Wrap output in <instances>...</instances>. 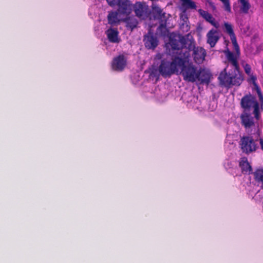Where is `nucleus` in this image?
<instances>
[{
    "label": "nucleus",
    "mask_w": 263,
    "mask_h": 263,
    "mask_svg": "<svg viewBox=\"0 0 263 263\" xmlns=\"http://www.w3.org/2000/svg\"><path fill=\"white\" fill-rule=\"evenodd\" d=\"M227 59L229 63L233 67L234 71L229 73L227 72V68H225L220 73L218 79L222 85L225 87H230L232 85L239 86L243 80L242 73L240 71V68L237 57L234 55V53L229 50L225 52Z\"/></svg>",
    "instance_id": "obj_1"
},
{
    "label": "nucleus",
    "mask_w": 263,
    "mask_h": 263,
    "mask_svg": "<svg viewBox=\"0 0 263 263\" xmlns=\"http://www.w3.org/2000/svg\"><path fill=\"white\" fill-rule=\"evenodd\" d=\"M190 55V53L185 51L184 58L178 59L179 67L183 80L187 82L194 83L197 81L199 67L189 61L188 58Z\"/></svg>",
    "instance_id": "obj_2"
},
{
    "label": "nucleus",
    "mask_w": 263,
    "mask_h": 263,
    "mask_svg": "<svg viewBox=\"0 0 263 263\" xmlns=\"http://www.w3.org/2000/svg\"><path fill=\"white\" fill-rule=\"evenodd\" d=\"M180 58L179 57H176L172 61L166 59L162 60L158 68L160 74L163 77L167 78L177 72L178 71L177 67H179L178 59Z\"/></svg>",
    "instance_id": "obj_3"
},
{
    "label": "nucleus",
    "mask_w": 263,
    "mask_h": 263,
    "mask_svg": "<svg viewBox=\"0 0 263 263\" xmlns=\"http://www.w3.org/2000/svg\"><path fill=\"white\" fill-rule=\"evenodd\" d=\"M185 50L193 51L192 57L196 63L201 64L205 60V57L206 55L205 50L201 47H196L194 41H190V43L188 44V46L186 48Z\"/></svg>",
    "instance_id": "obj_4"
},
{
    "label": "nucleus",
    "mask_w": 263,
    "mask_h": 263,
    "mask_svg": "<svg viewBox=\"0 0 263 263\" xmlns=\"http://www.w3.org/2000/svg\"><path fill=\"white\" fill-rule=\"evenodd\" d=\"M239 146L242 152L246 154L254 152L257 148V144L253 137L249 136H245L240 138Z\"/></svg>",
    "instance_id": "obj_5"
},
{
    "label": "nucleus",
    "mask_w": 263,
    "mask_h": 263,
    "mask_svg": "<svg viewBox=\"0 0 263 263\" xmlns=\"http://www.w3.org/2000/svg\"><path fill=\"white\" fill-rule=\"evenodd\" d=\"M134 11L137 16L141 20H146L149 18L152 20L150 16V10L145 3L141 2L136 3L134 5Z\"/></svg>",
    "instance_id": "obj_6"
},
{
    "label": "nucleus",
    "mask_w": 263,
    "mask_h": 263,
    "mask_svg": "<svg viewBox=\"0 0 263 263\" xmlns=\"http://www.w3.org/2000/svg\"><path fill=\"white\" fill-rule=\"evenodd\" d=\"M165 14L163 9L158 5L153 3L152 5V11H150V16L152 17V20H158L160 22L166 21Z\"/></svg>",
    "instance_id": "obj_7"
},
{
    "label": "nucleus",
    "mask_w": 263,
    "mask_h": 263,
    "mask_svg": "<svg viewBox=\"0 0 263 263\" xmlns=\"http://www.w3.org/2000/svg\"><path fill=\"white\" fill-rule=\"evenodd\" d=\"M143 42L146 48L148 49H155L158 45L157 37L150 31L144 36Z\"/></svg>",
    "instance_id": "obj_8"
},
{
    "label": "nucleus",
    "mask_w": 263,
    "mask_h": 263,
    "mask_svg": "<svg viewBox=\"0 0 263 263\" xmlns=\"http://www.w3.org/2000/svg\"><path fill=\"white\" fill-rule=\"evenodd\" d=\"M127 61L123 54H120L114 58L111 67L114 70L122 71L126 66Z\"/></svg>",
    "instance_id": "obj_9"
},
{
    "label": "nucleus",
    "mask_w": 263,
    "mask_h": 263,
    "mask_svg": "<svg viewBox=\"0 0 263 263\" xmlns=\"http://www.w3.org/2000/svg\"><path fill=\"white\" fill-rule=\"evenodd\" d=\"M198 73L197 81L200 82L201 84H209L211 78V73L200 67H199Z\"/></svg>",
    "instance_id": "obj_10"
},
{
    "label": "nucleus",
    "mask_w": 263,
    "mask_h": 263,
    "mask_svg": "<svg viewBox=\"0 0 263 263\" xmlns=\"http://www.w3.org/2000/svg\"><path fill=\"white\" fill-rule=\"evenodd\" d=\"M256 102H258L254 96L251 95H245L241 99V106L244 109H249L253 107Z\"/></svg>",
    "instance_id": "obj_11"
},
{
    "label": "nucleus",
    "mask_w": 263,
    "mask_h": 263,
    "mask_svg": "<svg viewBox=\"0 0 263 263\" xmlns=\"http://www.w3.org/2000/svg\"><path fill=\"white\" fill-rule=\"evenodd\" d=\"M117 5L118 6L117 11L120 14H129L132 11L130 4L127 0H120Z\"/></svg>",
    "instance_id": "obj_12"
},
{
    "label": "nucleus",
    "mask_w": 263,
    "mask_h": 263,
    "mask_svg": "<svg viewBox=\"0 0 263 263\" xmlns=\"http://www.w3.org/2000/svg\"><path fill=\"white\" fill-rule=\"evenodd\" d=\"M206 36L207 43L210 44L211 47H214L219 39L217 31L213 29L208 32Z\"/></svg>",
    "instance_id": "obj_13"
},
{
    "label": "nucleus",
    "mask_w": 263,
    "mask_h": 263,
    "mask_svg": "<svg viewBox=\"0 0 263 263\" xmlns=\"http://www.w3.org/2000/svg\"><path fill=\"white\" fill-rule=\"evenodd\" d=\"M169 44L173 50H179L180 48L185 47L186 40L183 36L180 37L179 40L170 37Z\"/></svg>",
    "instance_id": "obj_14"
},
{
    "label": "nucleus",
    "mask_w": 263,
    "mask_h": 263,
    "mask_svg": "<svg viewBox=\"0 0 263 263\" xmlns=\"http://www.w3.org/2000/svg\"><path fill=\"white\" fill-rule=\"evenodd\" d=\"M239 166L240 167L241 173L243 174H252V168L251 165L249 163L247 158H241L239 162Z\"/></svg>",
    "instance_id": "obj_15"
},
{
    "label": "nucleus",
    "mask_w": 263,
    "mask_h": 263,
    "mask_svg": "<svg viewBox=\"0 0 263 263\" xmlns=\"http://www.w3.org/2000/svg\"><path fill=\"white\" fill-rule=\"evenodd\" d=\"M198 12L201 16H202L206 21L210 23L212 25L217 28L219 27L218 23L215 22V20L213 17L212 15L209 13L208 11L199 9L198 10Z\"/></svg>",
    "instance_id": "obj_16"
},
{
    "label": "nucleus",
    "mask_w": 263,
    "mask_h": 263,
    "mask_svg": "<svg viewBox=\"0 0 263 263\" xmlns=\"http://www.w3.org/2000/svg\"><path fill=\"white\" fill-rule=\"evenodd\" d=\"M106 33L109 42L116 43L120 42L121 40L118 37L119 33L117 30L110 28L106 31Z\"/></svg>",
    "instance_id": "obj_17"
},
{
    "label": "nucleus",
    "mask_w": 263,
    "mask_h": 263,
    "mask_svg": "<svg viewBox=\"0 0 263 263\" xmlns=\"http://www.w3.org/2000/svg\"><path fill=\"white\" fill-rule=\"evenodd\" d=\"M241 123L245 128H249L254 124L253 118L250 114H242L241 117Z\"/></svg>",
    "instance_id": "obj_18"
},
{
    "label": "nucleus",
    "mask_w": 263,
    "mask_h": 263,
    "mask_svg": "<svg viewBox=\"0 0 263 263\" xmlns=\"http://www.w3.org/2000/svg\"><path fill=\"white\" fill-rule=\"evenodd\" d=\"M240 4L239 11L241 13L247 14L251 7L249 0H237Z\"/></svg>",
    "instance_id": "obj_19"
},
{
    "label": "nucleus",
    "mask_w": 263,
    "mask_h": 263,
    "mask_svg": "<svg viewBox=\"0 0 263 263\" xmlns=\"http://www.w3.org/2000/svg\"><path fill=\"white\" fill-rule=\"evenodd\" d=\"M119 12L117 11H111L109 12L107 16L108 22L109 24L115 25L119 23V20L118 18Z\"/></svg>",
    "instance_id": "obj_20"
},
{
    "label": "nucleus",
    "mask_w": 263,
    "mask_h": 263,
    "mask_svg": "<svg viewBox=\"0 0 263 263\" xmlns=\"http://www.w3.org/2000/svg\"><path fill=\"white\" fill-rule=\"evenodd\" d=\"M126 23L127 28L132 31L136 28L138 24V22L135 17L129 16L124 20Z\"/></svg>",
    "instance_id": "obj_21"
},
{
    "label": "nucleus",
    "mask_w": 263,
    "mask_h": 263,
    "mask_svg": "<svg viewBox=\"0 0 263 263\" xmlns=\"http://www.w3.org/2000/svg\"><path fill=\"white\" fill-rule=\"evenodd\" d=\"M182 3V6L186 9H196V5L194 2L191 0H180Z\"/></svg>",
    "instance_id": "obj_22"
},
{
    "label": "nucleus",
    "mask_w": 263,
    "mask_h": 263,
    "mask_svg": "<svg viewBox=\"0 0 263 263\" xmlns=\"http://www.w3.org/2000/svg\"><path fill=\"white\" fill-rule=\"evenodd\" d=\"M224 26L225 28V31L229 35L230 39L236 37L233 27L231 24L228 22H224Z\"/></svg>",
    "instance_id": "obj_23"
},
{
    "label": "nucleus",
    "mask_w": 263,
    "mask_h": 263,
    "mask_svg": "<svg viewBox=\"0 0 263 263\" xmlns=\"http://www.w3.org/2000/svg\"><path fill=\"white\" fill-rule=\"evenodd\" d=\"M231 40L233 45L234 50L236 52L235 54H234V55L237 57V61H238L237 59L240 54V51L239 46L237 42L236 37L232 39H231Z\"/></svg>",
    "instance_id": "obj_24"
},
{
    "label": "nucleus",
    "mask_w": 263,
    "mask_h": 263,
    "mask_svg": "<svg viewBox=\"0 0 263 263\" xmlns=\"http://www.w3.org/2000/svg\"><path fill=\"white\" fill-rule=\"evenodd\" d=\"M160 24L158 28V30L161 33V34L163 36H165L167 32V29L166 28V21L165 22H160Z\"/></svg>",
    "instance_id": "obj_25"
},
{
    "label": "nucleus",
    "mask_w": 263,
    "mask_h": 263,
    "mask_svg": "<svg viewBox=\"0 0 263 263\" xmlns=\"http://www.w3.org/2000/svg\"><path fill=\"white\" fill-rule=\"evenodd\" d=\"M253 107L254 108L253 114L254 115V117L257 120H259L260 118V113L258 102H256Z\"/></svg>",
    "instance_id": "obj_26"
},
{
    "label": "nucleus",
    "mask_w": 263,
    "mask_h": 263,
    "mask_svg": "<svg viewBox=\"0 0 263 263\" xmlns=\"http://www.w3.org/2000/svg\"><path fill=\"white\" fill-rule=\"evenodd\" d=\"M249 76V79L248 80V81L249 82L252 83V84L256 87V90L257 91L258 89H260V88L256 83V80H257L256 77L255 76H254L253 74H250Z\"/></svg>",
    "instance_id": "obj_27"
},
{
    "label": "nucleus",
    "mask_w": 263,
    "mask_h": 263,
    "mask_svg": "<svg viewBox=\"0 0 263 263\" xmlns=\"http://www.w3.org/2000/svg\"><path fill=\"white\" fill-rule=\"evenodd\" d=\"M243 68L244 70L246 72V73L249 76L250 74H252V73H251V66L249 64H246L243 65Z\"/></svg>",
    "instance_id": "obj_28"
},
{
    "label": "nucleus",
    "mask_w": 263,
    "mask_h": 263,
    "mask_svg": "<svg viewBox=\"0 0 263 263\" xmlns=\"http://www.w3.org/2000/svg\"><path fill=\"white\" fill-rule=\"evenodd\" d=\"M120 0H106L108 4L112 7L117 5Z\"/></svg>",
    "instance_id": "obj_29"
},
{
    "label": "nucleus",
    "mask_w": 263,
    "mask_h": 263,
    "mask_svg": "<svg viewBox=\"0 0 263 263\" xmlns=\"http://www.w3.org/2000/svg\"><path fill=\"white\" fill-rule=\"evenodd\" d=\"M206 2L209 4V6L213 10L216 9V8L215 5L211 0H206Z\"/></svg>",
    "instance_id": "obj_30"
}]
</instances>
